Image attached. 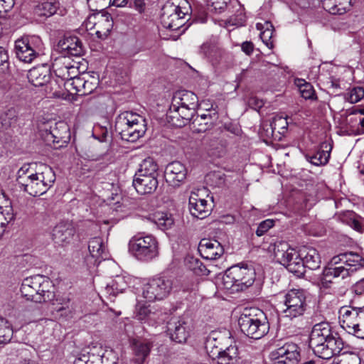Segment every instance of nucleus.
Wrapping results in <instances>:
<instances>
[{
	"label": "nucleus",
	"instance_id": "nucleus-1",
	"mask_svg": "<svg viewBox=\"0 0 364 364\" xmlns=\"http://www.w3.org/2000/svg\"><path fill=\"white\" fill-rule=\"evenodd\" d=\"M53 168L45 164H25L17 171L16 181L19 187L31 196L46 193L55 181Z\"/></svg>",
	"mask_w": 364,
	"mask_h": 364
},
{
	"label": "nucleus",
	"instance_id": "nucleus-2",
	"mask_svg": "<svg viewBox=\"0 0 364 364\" xmlns=\"http://www.w3.org/2000/svg\"><path fill=\"white\" fill-rule=\"evenodd\" d=\"M309 346L316 356L327 360L338 355L344 343L329 323L321 322L315 324L311 330Z\"/></svg>",
	"mask_w": 364,
	"mask_h": 364
},
{
	"label": "nucleus",
	"instance_id": "nucleus-3",
	"mask_svg": "<svg viewBox=\"0 0 364 364\" xmlns=\"http://www.w3.org/2000/svg\"><path fill=\"white\" fill-rule=\"evenodd\" d=\"M198 105V97L192 92L178 90L173 94L167 117L176 127H182L191 121Z\"/></svg>",
	"mask_w": 364,
	"mask_h": 364
},
{
	"label": "nucleus",
	"instance_id": "nucleus-4",
	"mask_svg": "<svg viewBox=\"0 0 364 364\" xmlns=\"http://www.w3.org/2000/svg\"><path fill=\"white\" fill-rule=\"evenodd\" d=\"M21 292L27 300L36 303L52 301L55 297L53 282L42 275H35L23 279Z\"/></svg>",
	"mask_w": 364,
	"mask_h": 364
},
{
	"label": "nucleus",
	"instance_id": "nucleus-5",
	"mask_svg": "<svg viewBox=\"0 0 364 364\" xmlns=\"http://www.w3.org/2000/svg\"><path fill=\"white\" fill-rule=\"evenodd\" d=\"M240 331L247 337L259 339L269 330L265 314L259 309H245L238 318Z\"/></svg>",
	"mask_w": 364,
	"mask_h": 364
},
{
	"label": "nucleus",
	"instance_id": "nucleus-6",
	"mask_svg": "<svg viewBox=\"0 0 364 364\" xmlns=\"http://www.w3.org/2000/svg\"><path fill=\"white\" fill-rule=\"evenodd\" d=\"M255 279V271L247 264H237L228 268L223 277L224 288L242 291L252 286Z\"/></svg>",
	"mask_w": 364,
	"mask_h": 364
},
{
	"label": "nucleus",
	"instance_id": "nucleus-7",
	"mask_svg": "<svg viewBox=\"0 0 364 364\" xmlns=\"http://www.w3.org/2000/svg\"><path fill=\"white\" fill-rule=\"evenodd\" d=\"M284 316L290 320L302 316L309 308L307 292L302 289H291L284 293L282 301Z\"/></svg>",
	"mask_w": 364,
	"mask_h": 364
},
{
	"label": "nucleus",
	"instance_id": "nucleus-8",
	"mask_svg": "<svg viewBox=\"0 0 364 364\" xmlns=\"http://www.w3.org/2000/svg\"><path fill=\"white\" fill-rule=\"evenodd\" d=\"M275 259L296 276L303 274V262L301 255L287 242L279 241L274 245Z\"/></svg>",
	"mask_w": 364,
	"mask_h": 364
},
{
	"label": "nucleus",
	"instance_id": "nucleus-9",
	"mask_svg": "<svg viewBox=\"0 0 364 364\" xmlns=\"http://www.w3.org/2000/svg\"><path fill=\"white\" fill-rule=\"evenodd\" d=\"M129 250L137 259L148 261L158 255V242L151 235H136L129 240Z\"/></svg>",
	"mask_w": 364,
	"mask_h": 364
},
{
	"label": "nucleus",
	"instance_id": "nucleus-10",
	"mask_svg": "<svg viewBox=\"0 0 364 364\" xmlns=\"http://www.w3.org/2000/svg\"><path fill=\"white\" fill-rule=\"evenodd\" d=\"M341 326L349 333L364 339V309L351 306H342L339 310Z\"/></svg>",
	"mask_w": 364,
	"mask_h": 364
},
{
	"label": "nucleus",
	"instance_id": "nucleus-11",
	"mask_svg": "<svg viewBox=\"0 0 364 364\" xmlns=\"http://www.w3.org/2000/svg\"><path fill=\"white\" fill-rule=\"evenodd\" d=\"M42 50V41L36 36H25L15 41L16 56L26 63H31L41 54Z\"/></svg>",
	"mask_w": 364,
	"mask_h": 364
},
{
	"label": "nucleus",
	"instance_id": "nucleus-12",
	"mask_svg": "<svg viewBox=\"0 0 364 364\" xmlns=\"http://www.w3.org/2000/svg\"><path fill=\"white\" fill-rule=\"evenodd\" d=\"M173 288V282L166 277H154L142 287V296L148 301L162 300L167 297Z\"/></svg>",
	"mask_w": 364,
	"mask_h": 364
},
{
	"label": "nucleus",
	"instance_id": "nucleus-13",
	"mask_svg": "<svg viewBox=\"0 0 364 364\" xmlns=\"http://www.w3.org/2000/svg\"><path fill=\"white\" fill-rule=\"evenodd\" d=\"M87 30H94L100 38H106L112 31L114 25L111 15L104 11L90 15L85 23Z\"/></svg>",
	"mask_w": 364,
	"mask_h": 364
},
{
	"label": "nucleus",
	"instance_id": "nucleus-14",
	"mask_svg": "<svg viewBox=\"0 0 364 364\" xmlns=\"http://www.w3.org/2000/svg\"><path fill=\"white\" fill-rule=\"evenodd\" d=\"M205 188H193L190 194L188 200V209L191 214L197 218L203 219L210 213V205L203 198L207 195Z\"/></svg>",
	"mask_w": 364,
	"mask_h": 364
},
{
	"label": "nucleus",
	"instance_id": "nucleus-15",
	"mask_svg": "<svg viewBox=\"0 0 364 364\" xmlns=\"http://www.w3.org/2000/svg\"><path fill=\"white\" fill-rule=\"evenodd\" d=\"M271 358L274 360V364H297L299 358L298 346L294 343H286L273 350Z\"/></svg>",
	"mask_w": 364,
	"mask_h": 364
},
{
	"label": "nucleus",
	"instance_id": "nucleus-16",
	"mask_svg": "<svg viewBox=\"0 0 364 364\" xmlns=\"http://www.w3.org/2000/svg\"><path fill=\"white\" fill-rule=\"evenodd\" d=\"M59 53L66 57H80L84 53L81 40L75 36H64L58 43Z\"/></svg>",
	"mask_w": 364,
	"mask_h": 364
},
{
	"label": "nucleus",
	"instance_id": "nucleus-17",
	"mask_svg": "<svg viewBox=\"0 0 364 364\" xmlns=\"http://www.w3.org/2000/svg\"><path fill=\"white\" fill-rule=\"evenodd\" d=\"M187 170L179 161H173L167 165L165 169L166 182L173 187H179L185 181Z\"/></svg>",
	"mask_w": 364,
	"mask_h": 364
},
{
	"label": "nucleus",
	"instance_id": "nucleus-18",
	"mask_svg": "<svg viewBox=\"0 0 364 364\" xmlns=\"http://www.w3.org/2000/svg\"><path fill=\"white\" fill-rule=\"evenodd\" d=\"M75 234V229L69 222H60L57 224L52 231V240L58 246H65L69 244Z\"/></svg>",
	"mask_w": 364,
	"mask_h": 364
},
{
	"label": "nucleus",
	"instance_id": "nucleus-19",
	"mask_svg": "<svg viewBox=\"0 0 364 364\" xmlns=\"http://www.w3.org/2000/svg\"><path fill=\"white\" fill-rule=\"evenodd\" d=\"M198 252L203 258L215 260L223 255L224 248L218 241L204 238L199 242Z\"/></svg>",
	"mask_w": 364,
	"mask_h": 364
},
{
	"label": "nucleus",
	"instance_id": "nucleus-20",
	"mask_svg": "<svg viewBox=\"0 0 364 364\" xmlns=\"http://www.w3.org/2000/svg\"><path fill=\"white\" fill-rule=\"evenodd\" d=\"M190 328L183 318L173 319L168 323V332L172 341L183 343L189 336Z\"/></svg>",
	"mask_w": 364,
	"mask_h": 364
},
{
	"label": "nucleus",
	"instance_id": "nucleus-21",
	"mask_svg": "<svg viewBox=\"0 0 364 364\" xmlns=\"http://www.w3.org/2000/svg\"><path fill=\"white\" fill-rule=\"evenodd\" d=\"M217 112L213 110H207V113L198 114L193 117L191 119V129L193 132L201 133L210 129L214 121L217 119Z\"/></svg>",
	"mask_w": 364,
	"mask_h": 364
},
{
	"label": "nucleus",
	"instance_id": "nucleus-22",
	"mask_svg": "<svg viewBox=\"0 0 364 364\" xmlns=\"http://www.w3.org/2000/svg\"><path fill=\"white\" fill-rule=\"evenodd\" d=\"M183 9L185 12H189L190 5L186 0H169L162 7L161 16L162 24L170 25L168 18L171 15L177 14L179 10Z\"/></svg>",
	"mask_w": 364,
	"mask_h": 364
},
{
	"label": "nucleus",
	"instance_id": "nucleus-23",
	"mask_svg": "<svg viewBox=\"0 0 364 364\" xmlns=\"http://www.w3.org/2000/svg\"><path fill=\"white\" fill-rule=\"evenodd\" d=\"M69 129L68 125L64 122H58L55 124V127L46 132V140L53 144L66 143L69 139Z\"/></svg>",
	"mask_w": 364,
	"mask_h": 364
},
{
	"label": "nucleus",
	"instance_id": "nucleus-24",
	"mask_svg": "<svg viewBox=\"0 0 364 364\" xmlns=\"http://www.w3.org/2000/svg\"><path fill=\"white\" fill-rule=\"evenodd\" d=\"M354 270L345 266H328L323 270L322 283L331 282L332 279H346L351 276Z\"/></svg>",
	"mask_w": 364,
	"mask_h": 364
},
{
	"label": "nucleus",
	"instance_id": "nucleus-25",
	"mask_svg": "<svg viewBox=\"0 0 364 364\" xmlns=\"http://www.w3.org/2000/svg\"><path fill=\"white\" fill-rule=\"evenodd\" d=\"M143 178L134 177L133 186L136 192L141 195L150 194L154 193L159 184L157 177L142 176Z\"/></svg>",
	"mask_w": 364,
	"mask_h": 364
},
{
	"label": "nucleus",
	"instance_id": "nucleus-26",
	"mask_svg": "<svg viewBox=\"0 0 364 364\" xmlns=\"http://www.w3.org/2000/svg\"><path fill=\"white\" fill-rule=\"evenodd\" d=\"M146 131V119H140L136 124L129 127L128 130H121L119 134L123 140L128 141H136L143 136Z\"/></svg>",
	"mask_w": 364,
	"mask_h": 364
},
{
	"label": "nucleus",
	"instance_id": "nucleus-27",
	"mask_svg": "<svg viewBox=\"0 0 364 364\" xmlns=\"http://www.w3.org/2000/svg\"><path fill=\"white\" fill-rule=\"evenodd\" d=\"M28 81L35 87L47 85L50 80V73L46 66L33 68L28 74Z\"/></svg>",
	"mask_w": 364,
	"mask_h": 364
},
{
	"label": "nucleus",
	"instance_id": "nucleus-28",
	"mask_svg": "<svg viewBox=\"0 0 364 364\" xmlns=\"http://www.w3.org/2000/svg\"><path fill=\"white\" fill-rule=\"evenodd\" d=\"M152 344L148 341H134L132 344L133 357L132 362L135 364H144L149 357Z\"/></svg>",
	"mask_w": 364,
	"mask_h": 364
},
{
	"label": "nucleus",
	"instance_id": "nucleus-29",
	"mask_svg": "<svg viewBox=\"0 0 364 364\" xmlns=\"http://www.w3.org/2000/svg\"><path fill=\"white\" fill-rule=\"evenodd\" d=\"M145 119L144 117L130 111L123 112L119 114L115 121V129L117 132L128 130L129 127L136 124L140 119Z\"/></svg>",
	"mask_w": 364,
	"mask_h": 364
},
{
	"label": "nucleus",
	"instance_id": "nucleus-30",
	"mask_svg": "<svg viewBox=\"0 0 364 364\" xmlns=\"http://www.w3.org/2000/svg\"><path fill=\"white\" fill-rule=\"evenodd\" d=\"M302 262H303V274L304 273L305 267L309 269L315 270L321 266V258L318 251L311 247H304L301 250Z\"/></svg>",
	"mask_w": 364,
	"mask_h": 364
},
{
	"label": "nucleus",
	"instance_id": "nucleus-31",
	"mask_svg": "<svg viewBox=\"0 0 364 364\" xmlns=\"http://www.w3.org/2000/svg\"><path fill=\"white\" fill-rule=\"evenodd\" d=\"M352 0H321L323 8L328 13L336 15L345 14L351 6Z\"/></svg>",
	"mask_w": 364,
	"mask_h": 364
},
{
	"label": "nucleus",
	"instance_id": "nucleus-32",
	"mask_svg": "<svg viewBox=\"0 0 364 364\" xmlns=\"http://www.w3.org/2000/svg\"><path fill=\"white\" fill-rule=\"evenodd\" d=\"M331 145L327 142L321 144V148L312 156H308V161L315 166L326 165L329 160L331 151Z\"/></svg>",
	"mask_w": 364,
	"mask_h": 364
},
{
	"label": "nucleus",
	"instance_id": "nucleus-33",
	"mask_svg": "<svg viewBox=\"0 0 364 364\" xmlns=\"http://www.w3.org/2000/svg\"><path fill=\"white\" fill-rule=\"evenodd\" d=\"M238 349L235 345H230L224 350L218 352L217 355L218 364H235L238 360Z\"/></svg>",
	"mask_w": 364,
	"mask_h": 364
},
{
	"label": "nucleus",
	"instance_id": "nucleus-34",
	"mask_svg": "<svg viewBox=\"0 0 364 364\" xmlns=\"http://www.w3.org/2000/svg\"><path fill=\"white\" fill-rule=\"evenodd\" d=\"M127 287V278L122 275H117L107 284L105 290L109 296H115L118 294L122 293Z\"/></svg>",
	"mask_w": 364,
	"mask_h": 364
},
{
	"label": "nucleus",
	"instance_id": "nucleus-35",
	"mask_svg": "<svg viewBox=\"0 0 364 364\" xmlns=\"http://www.w3.org/2000/svg\"><path fill=\"white\" fill-rule=\"evenodd\" d=\"M88 249L92 257L105 259L107 257L105 246L102 237H95L89 241Z\"/></svg>",
	"mask_w": 364,
	"mask_h": 364
},
{
	"label": "nucleus",
	"instance_id": "nucleus-36",
	"mask_svg": "<svg viewBox=\"0 0 364 364\" xmlns=\"http://www.w3.org/2000/svg\"><path fill=\"white\" fill-rule=\"evenodd\" d=\"M149 219L162 230L170 229L174 224L172 215L166 212H156Z\"/></svg>",
	"mask_w": 364,
	"mask_h": 364
},
{
	"label": "nucleus",
	"instance_id": "nucleus-37",
	"mask_svg": "<svg viewBox=\"0 0 364 364\" xmlns=\"http://www.w3.org/2000/svg\"><path fill=\"white\" fill-rule=\"evenodd\" d=\"M58 7V2L46 1L35 7L34 13L39 16L50 17L56 13Z\"/></svg>",
	"mask_w": 364,
	"mask_h": 364
},
{
	"label": "nucleus",
	"instance_id": "nucleus-38",
	"mask_svg": "<svg viewBox=\"0 0 364 364\" xmlns=\"http://www.w3.org/2000/svg\"><path fill=\"white\" fill-rule=\"evenodd\" d=\"M256 28L258 30H263L260 33V38L267 47L270 49L274 47L273 41H272L274 33L272 24L269 21H265L264 23H257Z\"/></svg>",
	"mask_w": 364,
	"mask_h": 364
},
{
	"label": "nucleus",
	"instance_id": "nucleus-39",
	"mask_svg": "<svg viewBox=\"0 0 364 364\" xmlns=\"http://www.w3.org/2000/svg\"><path fill=\"white\" fill-rule=\"evenodd\" d=\"M295 84L299 88L302 97L306 100H316V95L314 87L304 79H296Z\"/></svg>",
	"mask_w": 364,
	"mask_h": 364
},
{
	"label": "nucleus",
	"instance_id": "nucleus-40",
	"mask_svg": "<svg viewBox=\"0 0 364 364\" xmlns=\"http://www.w3.org/2000/svg\"><path fill=\"white\" fill-rule=\"evenodd\" d=\"M200 52L212 62L218 61L223 53V51L217 46L209 43L203 44Z\"/></svg>",
	"mask_w": 364,
	"mask_h": 364
},
{
	"label": "nucleus",
	"instance_id": "nucleus-41",
	"mask_svg": "<svg viewBox=\"0 0 364 364\" xmlns=\"http://www.w3.org/2000/svg\"><path fill=\"white\" fill-rule=\"evenodd\" d=\"M70 64L68 62V59L65 55L55 58L53 62V69L55 73V75L60 78H66L68 77L69 74L67 73L66 69H68V66Z\"/></svg>",
	"mask_w": 364,
	"mask_h": 364
},
{
	"label": "nucleus",
	"instance_id": "nucleus-42",
	"mask_svg": "<svg viewBox=\"0 0 364 364\" xmlns=\"http://www.w3.org/2000/svg\"><path fill=\"white\" fill-rule=\"evenodd\" d=\"M136 318L141 322H148L155 320L156 313L152 312L149 306L138 304L136 307Z\"/></svg>",
	"mask_w": 364,
	"mask_h": 364
},
{
	"label": "nucleus",
	"instance_id": "nucleus-43",
	"mask_svg": "<svg viewBox=\"0 0 364 364\" xmlns=\"http://www.w3.org/2000/svg\"><path fill=\"white\" fill-rule=\"evenodd\" d=\"M188 14L183 9L179 10L177 14L171 15L168 18L170 25L163 24V26L173 31L178 30L183 25V18Z\"/></svg>",
	"mask_w": 364,
	"mask_h": 364
},
{
	"label": "nucleus",
	"instance_id": "nucleus-44",
	"mask_svg": "<svg viewBox=\"0 0 364 364\" xmlns=\"http://www.w3.org/2000/svg\"><path fill=\"white\" fill-rule=\"evenodd\" d=\"M13 335V329L9 321L0 317V344L9 342Z\"/></svg>",
	"mask_w": 364,
	"mask_h": 364
},
{
	"label": "nucleus",
	"instance_id": "nucleus-45",
	"mask_svg": "<svg viewBox=\"0 0 364 364\" xmlns=\"http://www.w3.org/2000/svg\"><path fill=\"white\" fill-rule=\"evenodd\" d=\"M346 256L344 259L343 264L346 267L353 269L354 272L357 269V267L362 266V257L361 256L353 252H344Z\"/></svg>",
	"mask_w": 364,
	"mask_h": 364
},
{
	"label": "nucleus",
	"instance_id": "nucleus-46",
	"mask_svg": "<svg viewBox=\"0 0 364 364\" xmlns=\"http://www.w3.org/2000/svg\"><path fill=\"white\" fill-rule=\"evenodd\" d=\"M228 3L237 4L240 7L237 0L232 1L231 0H210V2L207 4V5L210 7L211 11H214L216 13H221L227 8Z\"/></svg>",
	"mask_w": 364,
	"mask_h": 364
},
{
	"label": "nucleus",
	"instance_id": "nucleus-47",
	"mask_svg": "<svg viewBox=\"0 0 364 364\" xmlns=\"http://www.w3.org/2000/svg\"><path fill=\"white\" fill-rule=\"evenodd\" d=\"M0 120L4 127H10L16 121L15 109H9L4 112L0 117Z\"/></svg>",
	"mask_w": 364,
	"mask_h": 364
},
{
	"label": "nucleus",
	"instance_id": "nucleus-48",
	"mask_svg": "<svg viewBox=\"0 0 364 364\" xmlns=\"http://www.w3.org/2000/svg\"><path fill=\"white\" fill-rule=\"evenodd\" d=\"M188 267L197 274H205V272L207 271L205 267L201 263V262L194 257H190L188 259Z\"/></svg>",
	"mask_w": 364,
	"mask_h": 364
},
{
	"label": "nucleus",
	"instance_id": "nucleus-49",
	"mask_svg": "<svg viewBox=\"0 0 364 364\" xmlns=\"http://www.w3.org/2000/svg\"><path fill=\"white\" fill-rule=\"evenodd\" d=\"M139 169L144 170L152 173V174H156L158 171V166L152 158L145 159L141 164Z\"/></svg>",
	"mask_w": 364,
	"mask_h": 364
},
{
	"label": "nucleus",
	"instance_id": "nucleus-50",
	"mask_svg": "<svg viewBox=\"0 0 364 364\" xmlns=\"http://www.w3.org/2000/svg\"><path fill=\"white\" fill-rule=\"evenodd\" d=\"M364 97V89L361 87L353 88L348 94L347 100L352 104L356 103Z\"/></svg>",
	"mask_w": 364,
	"mask_h": 364
},
{
	"label": "nucleus",
	"instance_id": "nucleus-51",
	"mask_svg": "<svg viewBox=\"0 0 364 364\" xmlns=\"http://www.w3.org/2000/svg\"><path fill=\"white\" fill-rule=\"evenodd\" d=\"M112 0H87L89 6L95 11L104 10V8L110 5Z\"/></svg>",
	"mask_w": 364,
	"mask_h": 364
},
{
	"label": "nucleus",
	"instance_id": "nucleus-52",
	"mask_svg": "<svg viewBox=\"0 0 364 364\" xmlns=\"http://www.w3.org/2000/svg\"><path fill=\"white\" fill-rule=\"evenodd\" d=\"M85 79L84 77L77 76L67 84V86H71L77 93L80 95L82 88H83V85H85Z\"/></svg>",
	"mask_w": 364,
	"mask_h": 364
},
{
	"label": "nucleus",
	"instance_id": "nucleus-53",
	"mask_svg": "<svg viewBox=\"0 0 364 364\" xmlns=\"http://www.w3.org/2000/svg\"><path fill=\"white\" fill-rule=\"evenodd\" d=\"M274 225V221L272 220H265L261 222L257 230L256 235L259 237L263 235Z\"/></svg>",
	"mask_w": 364,
	"mask_h": 364
},
{
	"label": "nucleus",
	"instance_id": "nucleus-54",
	"mask_svg": "<svg viewBox=\"0 0 364 364\" xmlns=\"http://www.w3.org/2000/svg\"><path fill=\"white\" fill-rule=\"evenodd\" d=\"M97 87V82L90 81L88 80H85V83L83 85V88H82L81 95H87L91 94Z\"/></svg>",
	"mask_w": 364,
	"mask_h": 364
},
{
	"label": "nucleus",
	"instance_id": "nucleus-55",
	"mask_svg": "<svg viewBox=\"0 0 364 364\" xmlns=\"http://www.w3.org/2000/svg\"><path fill=\"white\" fill-rule=\"evenodd\" d=\"M351 291L356 295L364 294V278H362L357 281L351 287Z\"/></svg>",
	"mask_w": 364,
	"mask_h": 364
},
{
	"label": "nucleus",
	"instance_id": "nucleus-56",
	"mask_svg": "<svg viewBox=\"0 0 364 364\" xmlns=\"http://www.w3.org/2000/svg\"><path fill=\"white\" fill-rule=\"evenodd\" d=\"M129 7L134 9L139 14H141L144 13L146 10V4L144 0H134V1L129 4Z\"/></svg>",
	"mask_w": 364,
	"mask_h": 364
},
{
	"label": "nucleus",
	"instance_id": "nucleus-57",
	"mask_svg": "<svg viewBox=\"0 0 364 364\" xmlns=\"http://www.w3.org/2000/svg\"><path fill=\"white\" fill-rule=\"evenodd\" d=\"M247 103H248V105L251 108L256 109V110L260 109L264 105L263 100L261 99H259L257 97H250L248 99Z\"/></svg>",
	"mask_w": 364,
	"mask_h": 364
},
{
	"label": "nucleus",
	"instance_id": "nucleus-58",
	"mask_svg": "<svg viewBox=\"0 0 364 364\" xmlns=\"http://www.w3.org/2000/svg\"><path fill=\"white\" fill-rule=\"evenodd\" d=\"M67 70V75L69 74L68 77L66 78H62L63 80L66 81V85L68 84L72 80H73L75 77H76L77 75V69L75 66L70 65V63L68 66Z\"/></svg>",
	"mask_w": 364,
	"mask_h": 364
},
{
	"label": "nucleus",
	"instance_id": "nucleus-59",
	"mask_svg": "<svg viewBox=\"0 0 364 364\" xmlns=\"http://www.w3.org/2000/svg\"><path fill=\"white\" fill-rule=\"evenodd\" d=\"M14 6V0H0V13L8 12Z\"/></svg>",
	"mask_w": 364,
	"mask_h": 364
},
{
	"label": "nucleus",
	"instance_id": "nucleus-60",
	"mask_svg": "<svg viewBox=\"0 0 364 364\" xmlns=\"http://www.w3.org/2000/svg\"><path fill=\"white\" fill-rule=\"evenodd\" d=\"M242 50L247 55H250L254 50V44L251 41H245L241 45Z\"/></svg>",
	"mask_w": 364,
	"mask_h": 364
},
{
	"label": "nucleus",
	"instance_id": "nucleus-61",
	"mask_svg": "<svg viewBox=\"0 0 364 364\" xmlns=\"http://www.w3.org/2000/svg\"><path fill=\"white\" fill-rule=\"evenodd\" d=\"M239 16H240V18L238 20H237L232 17H230V19L228 21V23L229 25H232V26H242L243 23L245 21V16H244V15H242V11L239 14Z\"/></svg>",
	"mask_w": 364,
	"mask_h": 364
},
{
	"label": "nucleus",
	"instance_id": "nucleus-62",
	"mask_svg": "<svg viewBox=\"0 0 364 364\" xmlns=\"http://www.w3.org/2000/svg\"><path fill=\"white\" fill-rule=\"evenodd\" d=\"M346 256L344 253L339 254L336 256H334L331 258L329 266H336L341 262H344L345 257Z\"/></svg>",
	"mask_w": 364,
	"mask_h": 364
},
{
	"label": "nucleus",
	"instance_id": "nucleus-63",
	"mask_svg": "<svg viewBox=\"0 0 364 364\" xmlns=\"http://www.w3.org/2000/svg\"><path fill=\"white\" fill-rule=\"evenodd\" d=\"M350 226L359 232H362L363 231L360 223L355 219H353L352 220H350Z\"/></svg>",
	"mask_w": 364,
	"mask_h": 364
},
{
	"label": "nucleus",
	"instance_id": "nucleus-64",
	"mask_svg": "<svg viewBox=\"0 0 364 364\" xmlns=\"http://www.w3.org/2000/svg\"><path fill=\"white\" fill-rule=\"evenodd\" d=\"M346 361L348 362V364H360L359 358L355 355H349Z\"/></svg>",
	"mask_w": 364,
	"mask_h": 364
}]
</instances>
